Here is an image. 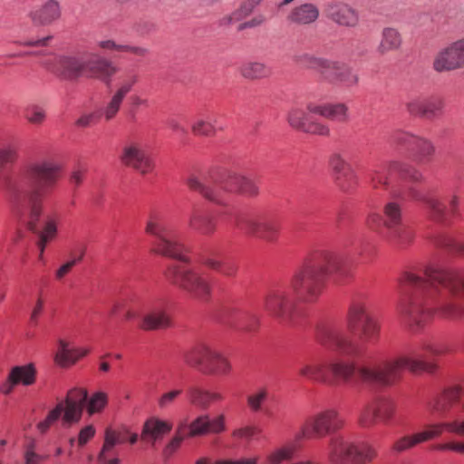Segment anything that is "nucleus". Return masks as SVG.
<instances>
[{
  "label": "nucleus",
  "mask_w": 464,
  "mask_h": 464,
  "mask_svg": "<svg viewBox=\"0 0 464 464\" xmlns=\"http://www.w3.org/2000/svg\"><path fill=\"white\" fill-rule=\"evenodd\" d=\"M391 173H397L401 179L414 183L424 181L420 170L402 160H391L386 166L370 171L371 188L388 191L389 199L381 210L371 209L365 217L364 224L369 230L376 233L390 246L397 249H405L414 241V228L404 221L402 202L407 199L424 203L430 218L436 223L449 225L459 217L458 195H451L446 203L434 195H423L413 186H392L389 178Z\"/></svg>",
  "instance_id": "obj_1"
},
{
  "label": "nucleus",
  "mask_w": 464,
  "mask_h": 464,
  "mask_svg": "<svg viewBox=\"0 0 464 464\" xmlns=\"http://www.w3.org/2000/svg\"><path fill=\"white\" fill-rule=\"evenodd\" d=\"M459 351L464 353V339L459 348L446 343L423 342L395 358H377L361 364L338 357L328 360L310 358L300 362L297 374L310 382L328 385L362 382L378 388H390L399 383L402 371L419 374L432 372L436 366L425 360L426 354L442 356Z\"/></svg>",
  "instance_id": "obj_2"
},
{
  "label": "nucleus",
  "mask_w": 464,
  "mask_h": 464,
  "mask_svg": "<svg viewBox=\"0 0 464 464\" xmlns=\"http://www.w3.org/2000/svg\"><path fill=\"white\" fill-rule=\"evenodd\" d=\"M402 298L399 314L411 333L422 331L437 315L464 319V268L429 264L423 269L404 271L399 278Z\"/></svg>",
  "instance_id": "obj_3"
},
{
  "label": "nucleus",
  "mask_w": 464,
  "mask_h": 464,
  "mask_svg": "<svg viewBox=\"0 0 464 464\" xmlns=\"http://www.w3.org/2000/svg\"><path fill=\"white\" fill-rule=\"evenodd\" d=\"M62 172V166L50 159L27 163L22 170V177L30 186L29 190H21L18 183L11 177H2V188H4L11 195L21 215L24 216L28 211L26 226L38 237L36 245L41 261L44 260L47 244L57 235L56 221L53 218L48 217L43 229L39 227L43 198L54 190Z\"/></svg>",
  "instance_id": "obj_4"
},
{
  "label": "nucleus",
  "mask_w": 464,
  "mask_h": 464,
  "mask_svg": "<svg viewBox=\"0 0 464 464\" xmlns=\"http://www.w3.org/2000/svg\"><path fill=\"white\" fill-rule=\"evenodd\" d=\"M144 231L152 238V251L173 258L179 263L169 264L164 276L172 285L188 293L193 298L207 301L212 293L211 277L192 267L186 255V246L179 240L178 232L165 215L158 210L149 213Z\"/></svg>",
  "instance_id": "obj_5"
},
{
  "label": "nucleus",
  "mask_w": 464,
  "mask_h": 464,
  "mask_svg": "<svg viewBox=\"0 0 464 464\" xmlns=\"http://www.w3.org/2000/svg\"><path fill=\"white\" fill-rule=\"evenodd\" d=\"M351 276V266L343 256L329 250H314L294 273L290 287L300 302L314 304L326 289L330 277L342 284Z\"/></svg>",
  "instance_id": "obj_6"
},
{
  "label": "nucleus",
  "mask_w": 464,
  "mask_h": 464,
  "mask_svg": "<svg viewBox=\"0 0 464 464\" xmlns=\"http://www.w3.org/2000/svg\"><path fill=\"white\" fill-rule=\"evenodd\" d=\"M43 64L52 73L70 81L85 77L109 82L118 71L111 61L94 53L54 55L44 61Z\"/></svg>",
  "instance_id": "obj_7"
},
{
  "label": "nucleus",
  "mask_w": 464,
  "mask_h": 464,
  "mask_svg": "<svg viewBox=\"0 0 464 464\" xmlns=\"http://www.w3.org/2000/svg\"><path fill=\"white\" fill-rule=\"evenodd\" d=\"M343 427V420L336 409H324L304 421L293 443L271 453L267 458V464H279L283 460L291 459L303 439L324 438L337 432Z\"/></svg>",
  "instance_id": "obj_8"
},
{
  "label": "nucleus",
  "mask_w": 464,
  "mask_h": 464,
  "mask_svg": "<svg viewBox=\"0 0 464 464\" xmlns=\"http://www.w3.org/2000/svg\"><path fill=\"white\" fill-rule=\"evenodd\" d=\"M294 60L303 68L315 71L323 81L329 83L348 88L357 86L359 83L358 73L344 63L309 53L295 55Z\"/></svg>",
  "instance_id": "obj_9"
},
{
  "label": "nucleus",
  "mask_w": 464,
  "mask_h": 464,
  "mask_svg": "<svg viewBox=\"0 0 464 464\" xmlns=\"http://www.w3.org/2000/svg\"><path fill=\"white\" fill-rule=\"evenodd\" d=\"M347 330L356 335L362 343H375L381 334V324L371 313L369 303L365 296L354 297L346 314Z\"/></svg>",
  "instance_id": "obj_10"
},
{
  "label": "nucleus",
  "mask_w": 464,
  "mask_h": 464,
  "mask_svg": "<svg viewBox=\"0 0 464 464\" xmlns=\"http://www.w3.org/2000/svg\"><path fill=\"white\" fill-rule=\"evenodd\" d=\"M88 392L83 388H72L64 401L56 404L45 419L37 424V430L45 433L55 422L62 418L64 427H71L81 420L83 408L87 402Z\"/></svg>",
  "instance_id": "obj_11"
},
{
  "label": "nucleus",
  "mask_w": 464,
  "mask_h": 464,
  "mask_svg": "<svg viewBox=\"0 0 464 464\" xmlns=\"http://www.w3.org/2000/svg\"><path fill=\"white\" fill-rule=\"evenodd\" d=\"M185 363L208 375L227 376L232 371L228 359L206 343H198L183 354Z\"/></svg>",
  "instance_id": "obj_12"
},
{
  "label": "nucleus",
  "mask_w": 464,
  "mask_h": 464,
  "mask_svg": "<svg viewBox=\"0 0 464 464\" xmlns=\"http://www.w3.org/2000/svg\"><path fill=\"white\" fill-rule=\"evenodd\" d=\"M314 337L324 348L353 359L361 358L362 349L344 333L342 325L334 320L317 324Z\"/></svg>",
  "instance_id": "obj_13"
},
{
  "label": "nucleus",
  "mask_w": 464,
  "mask_h": 464,
  "mask_svg": "<svg viewBox=\"0 0 464 464\" xmlns=\"http://www.w3.org/2000/svg\"><path fill=\"white\" fill-rule=\"evenodd\" d=\"M216 318L221 325L246 334H256L261 325L257 310L239 303L224 304L218 311Z\"/></svg>",
  "instance_id": "obj_14"
},
{
  "label": "nucleus",
  "mask_w": 464,
  "mask_h": 464,
  "mask_svg": "<svg viewBox=\"0 0 464 464\" xmlns=\"http://www.w3.org/2000/svg\"><path fill=\"white\" fill-rule=\"evenodd\" d=\"M263 309L282 323L293 324L297 315V304L285 287L269 289L263 299Z\"/></svg>",
  "instance_id": "obj_15"
},
{
  "label": "nucleus",
  "mask_w": 464,
  "mask_h": 464,
  "mask_svg": "<svg viewBox=\"0 0 464 464\" xmlns=\"http://www.w3.org/2000/svg\"><path fill=\"white\" fill-rule=\"evenodd\" d=\"M235 226L246 234L267 242L276 241L280 230V224L276 219L259 215L237 216Z\"/></svg>",
  "instance_id": "obj_16"
},
{
  "label": "nucleus",
  "mask_w": 464,
  "mask_h": 464,
  "mask_svg": "<svg viewBox=\"0 0 464 464\" xmlns=\"http://www.w3.org/2000/svg\"><path fill=\"white\" fill-rule=\"evenodd\" d=\"M125 319L128 321L137 319L138 328L147 332L164 329L170 325L169 316L160 305L129 308L125 314Z\"/></svg>",
  "instance_id": "obj_17"
},
{
  "label": "nucleus",
  "mask_w": 464,
  "mask_h": 464,
  "mask_svg": "<svg viewBox=\"0 0 464 464\" xmlns=\"http://www.w3.org/2000/svg\"><path fill=\"white\" fill-rule=\"evenodd\" d=\"M397 403L390 397H381L373 404L363 407L359 416V423L363 428H372L378 421L383 424L392 422L396 415Z\"/></svg>",
  "instance_id": "obj_18"
},
{
  "label": "nucleus",
  "mask_w": 464,
  "mask_h": 464,
  "mask_svg": "<svg viewBox=\"0 0 464 464\" xmlns=\"http://www.w3.org/2000/svg\"><path fill=\"white\" fill-rule=\"evenodd\" d=\"M117 89L108 103L99 110L106 121L113 120L119 113L122 102L134 85L139 82V74L134 71H129L120 77Z\"/></svg>",
  "instance_id": "obj_19"
},
{
  "label": "nucleus",
  "mask_w": 464,
  "mask_h": 464,
  "mask_svg": "<svg viewBox=\"0 0 464 464\" xmlns=\"http://www.w3.org/2000/svg\"><path fill=\"white\" fill-rule=\"evenodd\" d=\"M464 68V38L441 49L434 57L433 69L438 72Z\"/></svg>",
  "instance_id": "obj_20"
},
{
  "label": "nucleus",
  "mask_w": 464,
  "mask_h": 464,
  "mask_svg": "<svg viewBox=\"0 0 464 464\" xmlns=\"http://www.w3.org/2000/svg\"><path fill=\"white\" fill-rule=\"evenodd\" d=\"M120 159L123 165L134 169L141 175H147L154 169L152 159L137 143L126 144Z\"/></svg>",
  "instance_id": "obj_21"
},
{
  "label": "nucleus",
  "mask_w": 464,
  "mask_h": 464,
  "mask_svg": "<svg viewBox=\"0 0 464 464\" xmlns=\"http://www.w3.org/2000/svg\"><path fill=\"white\" fill-rule=\"evenodd\" d=\"M463 396V390L459 385L444 388L435 394L429 401L428 407L431 413L445 417L451 409L459 404Z\"/></svg>",
  "instance_id": "obj_22"
},
{
  "label": "nucleus",
  "mask_w": 464,
  "mask_h": 464,
  "mask_svg": "<svg viewBox=\"0 0 464 464\" xmlns=\"http://www.w3.org/2000/svg\"><path fill=\"white\" fill-rule=\"evenodd\" d=\"M405 107L411 116L432 120L442 114L444 102L440 98L416 97L406 102Z\"/></svg>",
  "instance_id": "obj_23"
},
{
  "label": "nucleus",
  "mask_w": 464,
  "mask_h": 464,
  "mask_svg": "<svg viewBox=\"0 0 464 464\" xmlns=\"http://www.w3.org/2000/svg\"><path fill=\"white\" fill-rule=\"evenodd\" d=\"M287 121L291 127L305 133L325 137L330 135V129L326 124L312 120L300 108H292L288 112Z\"/></svg>",
  "instance_id": "obj_24"
},
{
  "label": "nucleus",
  "mask_w": 464,
  "mask_h": 464,
  "mask_svg": "<svg viewBox=\"0 0 464 464\" xmlns=\"http://www.w3.org/2000/svg\"><path fill=\"white\" fill-rule=\"evenodd\" d=\"M221 183V188L227 192L246 198H256L259 195V187L255 180L236 172L228 171Z\"/></svg>",
  "instance_id": "obj_25"
},
{
  "label": "nucleus",
  "mask_w": 464,
  "mask_h": 464,
  "mask_svg": "<svg viewBox=\"0 0 464 464\" xmlns=\"http://www.w3.org/2000/svg\"><path fill=\"white\" fill-rule=\"evenodd\" d=\"M186 429V433L189 438L203 436L208 433H220L225 430V417L223 414L210 420L208 414H203L196 418L189 425L179 424Z\"/></svg>",
  "instance_id": "obj_26"
},
{
  "label": "nucleus",
  "mask_w": 464,
  "mask_h": 464,
  "mask_svg": "<svg viewBox=\"0 0 464 464\" xmlns=\"http://www.w3.org/2000/svg\"><path fill=\"white\" fill-rule=\"evenodd\" d=\"M354 442L343 434L333 436L328 445V459L333 464H353Z\"/></svg>",
  "instance_id": "obj_27"
},
{
  "label": "nucleus",
  "mask_w": 464,
  "mask_h": 464,
  "mask_svg": "<svg viewBox=\"0 0 464 464\" xmlns=\"http://www.w3.org/2000/svg\"><path fill=\"white\" fill-rule=\"evenodd\" d=\"M188 226L198 235L210 237L218 229V219L211 212L195 207L189 216Z\"/></svg>",
  "instance_id": "obj_28"
},
{
  "label": "nucleus",
  "mask_w": 464,
  "mask_h": 464,
  "mask_svg": "<svg viewBox=\"0 0 464 464\" xmlns=\"http://www.w3.org/2000/svg\"><path fill=\"white\" fill-rule=\"evenodd\" d=\"M444 431L464 436V420L457 418L450 421L428 424L423 430L417 432V436L420 443H422L439 438Z\"/></svg>",
  "instance_id": "obj_29"
},
{
  "label": "nucleus",
  "mask_w": 464,
  "mask_h": 464,
  "mask_svg": "<svg viewBox=\"0 0 464 464\" xmlns=\"http://www.w3.org/2000/svg\"><path fill=\"white\" fill-rule=\"evenodd\" d=\"M36 374L37 371L34 363L13 367L6 382L2 383V392L9 394L18 384L33 385L36 381Z\"/></svg>",
  "instance_id": "obj_30"
},
{
  "label": "nucleus",
  "mask_w": 464,
  "mask_h": 464,
  "mask_svg": "<svg viewBox=\"0 0 464 464\" xmlns=\"http://www.w3.org/2000/svg\"><path fill=\"white\" fill-rule=\"evenodd\" d=\"M186 184L189 190L198 193L205 199L218 206H227L221 189L209 184L205 178L191 174L187 178Z\"/></svg>",
  "instance_id": "obj_31"
},
{
  "label": "nucleus",
  "mask_w": 464,
  "mask_h": 464,
  "mask_svg": "<svg viewBox=\"0 0 464 464\" xmlns=\"http://www.w3.org/2000/svg\"><path fill=\"white\" fill-rule=\"evenodd\" d=\"M329 164L335 174L338 186L344 191L352 189L356 183V175L350 163L335 153L330 157Z\"/></svg>",
  "instance_id": "obj_32"
},
{
  "label": "nucleus",
  "mask_w": 464,
  "mask_h": 464,
  "mask_svg": "<svg viewBox=\"0 0 464 464\" xmlns=\"http://www.w3.org/2000/svg\"><path fill=\"white\" fill-rule=\"evenodd\" d=\"M171 430V422L151 417L143 424L140 440L154 445L158 440H161L163 436L168 434Z\"/></svg>",
  "instance_id": "obj_33"
},
{
  "label": "nucleus",
  "mask_w": 464,
  "mask_h": 464,
  "mask_svg": "<svg viewBox=\"0 0 464 464\" xmlns=\"http://www.w3.org/2000/svg\"><path fill=\"white\" fill-rule=\"evenodd\" d=\"M32 22L37 25H48L61 16L60 5L56 0H47L29 14Z\"/></svg>",
  "instance_id": "obj_34"
},
{
  "label": "nucleus",
  "mask_w": 464,
  "mask_h": 464,
  "mask_svg": "<svg viewBox=\"0 0 464 464\" xmlns=\"http://www.w3.org/2000/svg\"><path fill=\"white\" fill-rule=\"evenodd\" d=\"M310 113L319 114L331 121L345 122L348 120V108L343 103L315 104L310 102L306 106Z\"/></svg>",
  "instance_id": "obj_35"
},
{
  "label": "nucleus",
  "mask_w": 464,
  "mask_h": 464,
  "mask_svg": "<svg viewBox=\"0 0 464 464\" xmlns=\"http://www.w3.org/2000/svg\"><path fill=\"white\" fill-rule=\"evenodd\" d=\"M327 16L343 26H354L358 23L357 13L345 4H332L326 9Z\"/></svg>",
  "instance_id": "obj_36"
},
{
  "label": "nucleus",
  "mask_w": 464,
  "mask_h": 464,
  "mask_svg": "<svg viewBox=\"0 0 464 464\" xmlns=\"http://www.w3.org/2000/svg\"><path fill=\"white\" fill-rule=\"evenodd\" d=\"M435 146L433 142L424 137L416 136L411 152L412 160L417 164L429 163L435 155Z\"/></svg>",
  "instance_id": "obj_37"
},
{
  "label": "nucleus",
  "mask_w": 464,
  "mask_h": 464,
  "mask_svg": "<svg viewBox=\"0 0 464 464\" xmlns=\"http://www.w3.org/2000/svg\"><path fill=\"white\" fill-rule=\"evenodd\" d=\"M88 349H71L65 341L60 340L54 360L58 365L65 368L74 364L79 359L88 354Z\"/></svg>",
  "instance_id": "obj_38"
},
{
  "label": "nucleus",
  "mask_w": 464,
  "mask_h": 464,
  "mask_svg": "<svg viewBox=\"0 0 464 464\" xmlns=\"http://www.w3.org/2000/svg\"><path fill=\"white\" fill-rule=\"evenodd\" d=\"M269 397V392L266 387H258L246 396V405L252 413H264L271 417L273 412L266 406Z\"/></svg>",
  "instance_id": "obj_39"
},
{
  "label": "nucleus",
  "mask_w": 464,
  "mask_h": 464,
  "mask_svg": "<svg viewBox=\"0 0 464 464\" xmlns=\"http://www.w3.org/2000/svg\"><path fill=\"white\" fill-rule=\"evenodd\" d=\"M379 457L378 449L369 441L354 443L353 464H371Z\"/></svg>",
  "instance_id": "obj_40"
},
{
  "label": "nucleus",
  "mask_w": 464,
  "mask_h": 464,
  "mask_svg": "<svg viewBox=\"0 0 464 464\" xmlns=\"http://www.w3.org/2000/svg\"><path fill=\"white\" fill-rule=\"evenodd\" d=\"M318 16V8L314 4L305 3L292 10L289 20L299 24H308L314 22Z\"/></svg>",
  "instance_id": "obj_41"
},
{
  "label": "nucleus",
  "mask_w": 464,
  "mask_h": 464,
  "mask_svg": "<svg viewBox=\"0 0 464 464\" xmlns=\"http://www.w3.org/2000/svg\"><path fill=\"white\" fill-rule=\"evenodd\" d=\"M401 43V36L396 29L391 27L384 28L377 51L380 54L383 55L389 52L400 49Z\"/></svg>",
  "instance_id": "obj_42"
},
{
  "label": "nucleus",
  "mask_w": 464,
  "mask_h": 464,
  "mask_svg": "<svg viewBox=\"0 0 464 464\" xmlns=\"http://www.w3.org/2000/svg\"><path fill=\"white\" fill-rule=\"evenodd\" d=\"M240 73L246 79L259 80L269 77L272 70L264 63L246 62L241 65Z\"/></svg>",
  "instance_id": "obj_43"
},
{
  "label": "nucleus",
  "mask_w": 464,
  "mask_h": 464,
  "mask_svg": "<svg viewBox=\"0 0 464 464\" xmlns=\"http://www.w3.org/2000/svg\"><path fill=\"white\" fill-rule=\"evenodd\" d=\"M202 264L227 277L236 276L238 270V266L234 260L221 261L213 257H205Z\"/></svg>",
  "instance_id": "obj_44"
},
{
  "label": "nucleus",
  "mask_w": 464,
  "mask_h": 464,
  "mask_svg": "<svg viewBox=\"0 0 464 464\" xmlns=\"http://www.w3.org/2000/svg\"><path fill=\"white\" fill-rule=\"evenodd\" d=\"M431 240L437 247L464 257V243L456 240L451 236L440 233L434 236Z\"/></svg>",
  "instance_id": "obj_45"
},
{
  "label": "nucleus",
  "mask_w": 464,
  "mask_h": 464,
  "mask_svg": "<svg viewBox=\"0 0 464 464\" xmlns=\"http://www.w3.org/2000/svg\"><path fill=\"white\" fill-rule=\"evenodd\" d=\"M416 135L403 130H395L388 137V143L396 150L406 149L411 151Z\"/></svg>",
  "instance_id": "obj_46"
},
{
  "label": "nucleus",
  "mask_w": 464,
  "mask_h": 464,
  "mask_svg": "<svg viewBox=\"0 0 464 464\" xmlns=\"http://www.w3.org/2000/svg\"><path fill=\"white\" fill-rule=\"evenodd\" d=\"M98 46L102 49L114 50L121 53H130L141 57L148 53V50L146 48L130 44H117L112 40L102 41L98 44Z\"/></svg>",
  "instance_id": "obj_47"
},
{
  "label": "nucleus",
  "mask_w": 464,
  "mask_h": 464,
  "mask_svg": "<svg viewBox=\"0 0 464 464\" xmlns=\"http://www.w3.org/2000/svg\"><path fill=\"white\" fill-rule=\"evenodd\" d=\"M187 393L191 404L202 410H206L210 406L208 391L193 386L188 389Z\"/></svg>",
  "instance_id": "obj_48"
},
{
  "label": "nucleus",
  "mask_w": 464,
  "mask_h": 464,
  "mask_svg": "<svg viewBox=\"0 0 464 464\" xmlns=\"http://www.w3.org/2000/svg\"><path fill=\"white\" fill-rule=\"evenodd\" d=\"M185 431L186 429L184 427H180L179 425L178 426L175 435L163 450L162 455L166 460L170 459L180 448L181 443L185 439L189 438Z\"/></svg>",
  "instance_id": "obj_49"
},
{
  "label": "nucleus",
  "mask_w": 464,
  "mask_h": 464,
  "mask_svg": "<svg viewBox=\"0 0 464 464\" xmlns=\"http://www.w3.org/2000/svg\"><path fill=\"white\" fill-rule=\"evenodd\" d=\"M108 403V395L103 392L93 393L86 402L87 412L90 415L101 412Z\"/></svg>",
  "instance_id": "obj_50"
},
{
  "label": "nucleus",
  "mask_w": 464,
  "mask_h": 464,
  "mask_svg": "<svg viewBox=\"0 0 464 464\" xmlns=\"http://www.w3.org/2000/svg\"><path fill=\"white\" fill-rule=\"evenodd\" d=\"M19 144L15 140L2 142V165L14 163L18 159Z\"/></svg>",
  "instance_id": "obj_51"
},
{
  "label": "nucleus",
  "mask_w": 464,
  "mask_h": 464,
  "mask_svg": "<svg viewBox=\"0 0 464 464\" xmlns=\"http://www.w3.org/2000/svg\"><path fill=\"white\" fill-rule=\"evenodd\" d=\"M420 444L417 433L412 435H406L396 440L392 445V451L394 453L404 452L416 445Z\"/></svg>",
  "instance_id": "obj_52"
},
{
  "label": "nucleus",
  "mask_w": 464,
  "mask_h": 464,
  "mask_svg": "<svg viewBox=\"0 0 464 464\" xmlns=\"http://www.w3.org/2000/svg\"><path fill=\"white\" fill-rule=\"evenodd\" d=\"M191 131L195 136L212 137L215 136L217 129L211 121L198 119L193 122Z\"/></svg>",
  "instance_id": "obj_53"
},
{
  "label": "nucleus",
  "mask_w": 464,
  "mask_h": 464,
  "mask_svg": "<svg viewBox=\"0 0 464 464\" xmlns=\"http://www.w3.org/2000/svg\"><path fill=\"white\" fill-rule=\"evenodd\" d=\"M25 119L32 124L41 125L46 118L45 111L38 105H29L24 110Z\"/></svg>",
  "instance_id": "obj_54"
},
{
  "label": "nucleus",
  "mask_w": 464,
  "mask_h": 464,
  "mask_svg": "<svg viewBox=\"0 0 464 464\" xmlns=\"http://www.w3.org/2000/svg\"><path fill=\"white\" fill-rule=\"evenodd\" d=\"M117 436H118V430H112L111 428H108L106 430L104 443H103L102 451L99 454V459L101 460L104 459L105 454L111 453L113 451L114 446L119 444Z\"/></svg>",
  "instance_id": "obj_55"
},
{
  "label": "nucleus",
  "mask_w": 464,
  "mask_h": 464,
  "mask_svg": "<svg viewBox=\"0 0 464 464\" xmlns=\"http://www.w3.org/2000/svg\"><path fill=\"white\" fill-rule=\"evenodd\" d=\"M85 255V248L82 247L80 249L79 255L76 257H73L72 260L67 261L63 265H62L55 272V278L57 280H62L65 276H67L72 269L74 266L80 263Z\"/></svg>",
  "instance_id": "obj_56"
},
{
  "label": "nucleus",
  "mask_w": 464,
  "mask_h": 464,
  "mask_svg": "<svg viewBox=\"0 0 464 464\" xmlns=\"http://www.w3.org/2000/svg\"><path fill=\"white\" fill-rule=\"evenodd\" d=\"M181 394H182L181 389H175V390L166 392L159 397V399L157 401V404L160 409L167 410V409L170 408L175 403L177 399Z\"/></svg>",
  "instance_id": "obj_57"
},
{
  "label": "nucleus",
  "mask_w": 464,
  "mask_h": 464,
  "mask_svg": "<svg viewBox=\"0 0 464 464\" xmlns=\"http://www.w3.org/2000/svg\"><path fill=\"white\" fill-rule=\"evenodd\" d=\"M102 118V112L99 110L82 114L77 121L76 126L80 128H88L96 125Z\"/></svg>",
  "instance_id": "obj_58"
},
{
  "label": "nucleus",
  "mask_w": 464,
  "mask_h": 464,
  "mask_svg": "<svg viewBox=\"0 0 464 464\" xmlns=\"http://www.w3.org/2000/svg\"><path fill=\"white\" fill-rule=\"evenodd\" d=\"M47 459V456L40 455L34 452V441H30L24 452L25 464H40Z\"/></svg>",
  "instance_id": "obj_59"
},
{
  "label": "nucleus",
  "mask_w": 464,
  "mask_h": 464,
  "mask_svg": "<svg viewBox=\"0 0 464 464\" xmlns=\"http://www.w3.org/2000/svg\"><path fill=\"white\" fill-rule=\"evenodd\" d=\"M261 0H247L245 2L241 7L233 14V17H228V22H231L232 19L239 20L243 17L247 16L253 11L254 7L260 2Z\"/></svg>",
  "instance_id": "obj_60"
},
{
  "label": "nucleus",
  "mask_w": 464,
  "mask_h": 464,
  "mask_svg": "<svg viewBox=\"0 0 464 464\" xmlns=\"http://www.w3.org/2000/svg\"><path fill=\"white\" fill-rule=\"evenodd\" d=\"M87 171V167L83 164L79 163L72 171V174L70 176V182L75 187H79L82 183Z\"/></svg>",
  "instance_id": "obj_61"
},
{
  "label": "nucleus",
  "mask_w": 464,
  "mask_h": 464,
  "mask_svg": "<svg viewBox=\"0 0 464 464\" xmlns=\"http://www.w3.org/2000/svg\"><path fill=\"white\" fill-rule=\"evenodd\" d=\"M95 435V429L92 425H87L79 432L78 444L84 446Z\"/></svg>",
  "instance_id": "obj_62"
},
{
  "label": "nucleus",
  "mask_w": 464,
  "mask_h": 464,
  "mask_svg": "<svg viewBox=\"0 0 464 464\" xmlns=\"http://www.w3.org/2000/svg\"><path fill=\"white\" fill-rule=\"evenodd\" d=\"M258 432L257 428L254 426H246L240 428L238 430H236L233 432V436L237 439H250L253 436H255Z\"/></svg>",
  "instance_id": "obj_63"
},
{
  "label": "nucleus",
  "mask_w": 464,
  "mask_h": 464,
  "mask_svg": "<svg viewBox=\"0 0 464 464\" xmlns=\"http://www.w3.org/2000/svg\"><path fill=\"white\" fill-rule=\"evenodd\" d=\"M439 450H452L458 453H464V442L451 441L436 446Z\"/></svg>",
  "instance_id": "obj_64"
}]
</instances>
